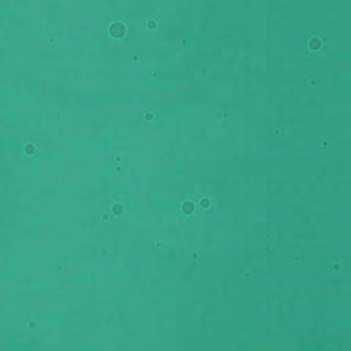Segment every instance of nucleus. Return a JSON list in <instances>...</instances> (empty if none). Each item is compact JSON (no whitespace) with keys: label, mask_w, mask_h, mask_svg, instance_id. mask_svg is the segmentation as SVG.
Returning <instances> with one entry per match:
<instances>
[{"label":"nucleus","mask_w":351,"mask_h":351,"mask_svg":"<svg viewBox=\"0 0 351 351\" xmlns=\"http://www.w3.org/2000/svg\"><path fill=\"white\" fill-rule=\"evenodd\" d=\"M185 206H187V207H190V206H192V203H191V202L185 203Z\"/></svg>","instance_id":"nucleus-1"}]
</instances>
